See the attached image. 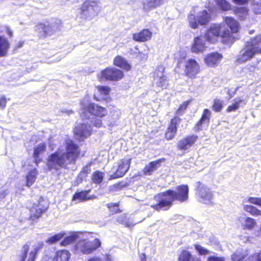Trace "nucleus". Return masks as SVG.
Wrapping results in <instances>:
<instances>
[{"label":"nucleus","mask_w":261,"mask_h":261,"mask_svg":"<svg viewBox=\"0 0 261 261\" xmlns=\"http://www.w3.org/2000/svg\"><path fill=\"white\" fill-rule=\"evenodd\" d=\"M117 222L120 224L124 225L125 227H130L134 226L138 222L133 223L129 220H126V217L124 215L119 216L117 220Z\"/></svg>","instance_id":"43"},{"label":"nucleus","mask_w":261,"mask_h":261,"mask_svg":"<svg viewBox=\"0 0 261 261\" xmlns=\"http://www.w3.org/2000/svg\"><path fill=\"white\" fill-rule=\"evenodd\" d=\"M108 207L114 213H119L120 210L118 208V204L117 203H110L108 204Z\"/></svg>","instance_id":"54"},{"label":"nucleus","mask_w":261,"mask_h":261,"mask_svg":"<svg viewBox=\"0 0 261 261\" xmlns=\"http://www.w3.org/2000/svg\"><path fill=\"white\" fill-rule=\"evenodd\" d=\"M189 189L188 185H181L176 187L173 190V194L176 201L182 203L187 201L189 198Z\"/></svg>","instance_id":"12"},{"label":"nucleus","mask_w":261,"mask_h":261,"mask_svg":"<svg viewBox=\"0 0 261 261\" xmlns=\"http://www.w3.org/2000/svg\"><path fill=\"white\" fill-rule=\"evenodd\" d=\"M252 256L257 261H261V250L259 252L254 253Z\"/></svg>","instance_id":"59"},{"label":"nucleus","mask_w":261,"mask_h":261,"mask_svg":"<svg viewBox=\"0 0 261 261\" xmlns=\"http://www.w3.org/2000/svg\"><path fill=\"white\" fill-rule=\"evenodd\" d=\"M79 238V232H73L69 236L66 237L64 240L61 242V245L66 246L69 244L74 242Z\"/></svg>","instance_id":"35"},{"label":"nucleus","mask_w":261,"mask_h":261,"mask_svg":"<svg viewBox=\"0 0 261 261\" xmlns=\"http://www.w3.org/2000/svg\"><path fill=\"white\" fill-rule=\"evenodd\" d=\"M234 11L241 20L245 19L248 16V10L246 7L236 8Z\"/></svg>","instance_id":"39"},{"label":"nucleus","mask_w":261,"mask_h":261,"mask_svg":"<svg viewBox=\"0 0 261 261\" xmlns=\"http://www.w3.org/2000/svg\"><path fill=\"white\" fill-rule=\"evenodd\" d=\"M123 187V185H122L121 182H118L116 184L111 185L110 186L109 189L110 191H116L120 190Z\"/></svg>","instance_id":"55"},{"label":"nucleus","mask_w":261,"mask_h":261,"mask_svg":"<svg viewBox=\"0 0 261 261\" xmlns=\"http://www.w3.org/2000/svg\"><path fill=\"white\" fill-rule=\"evenodd\" d=\"M46 149V145L44 143H41L34 148V158L36 161L38 160L39 155L44 152Z\"/></svg>","instance_id":"34"},{"label":"nucleus","mask_w":261,"mask_h":261,"mask_svg":"<svg viewBox=\"0 0 261 261\" xmlns=\"http://www.w3.org/2000/svg\"><path fill=\"white\" fill-rule=\"evenodd\" d=\"M223 107V101L220 99H215L213 106V109L217 111H220Z\"/></svg>","instance_id":"49"},{"label":"nucleus","mask_w":261,"mask_h":261,"mask_svg":"<svg viewBox=\"0 0 261 261\" xmlns=\"http://www.w3.org/2000/svg\"><path fill=\"white\" fill-rule=\"evenodd\" d=\"M130 53L132 55L137 56L139 53L138 47L136 46L135 47V49H131L130 50Z\"/></svg>","instance_id":"61"},{"label":"nucleus","mask_w":261,"mask_h":261,"mask_svg":"<svg viewBox=\"0 0 261 261\" xmlns=\"http://www.w3.org/2000/svg\"><path fill=\"white\" fill-rule=\"evenodd\" d=\"M90 192V190H85L81 192H76L74 194L72 201H82L87 199V195Z\"/></svg>","instance_id":"36"},{"label":"nucleus","mask_w":261,"mask_h":261,"mask_svg":"<svg viewBox=\"0 0 261 261\" xmlns=\"http://www.w3.org/2000/svg\"><path fill=\"white\" fill-rule=\"evenodd\" d=\"M233 1L237 4L243 5L246 4L248 0H233Z\"/></svg>","instance_id":"60"},{"label":"nucleus","mask_w":261,"mask_h":261,"mask_svg":"<svg viewBox=\"0 0 261 261\" xmlns=\"http://www.w3.org/2000/svg\"><path fill=\"white\" fill-rule=\"evenodd\" d=\"M80 103V114L83 119L89 118L90 115L101 118L105 116L108 113V111L106 108L90 102L88 97H84L81 101Z\"/></svg>","instance_id":"2"},{"label":"nucleus","mask_w":261,"mask_h":261,"mask_svg":"<svg viewBox=\"0 0 261 261\" xmlns=\"http://www.w3.org/2000/svg\"><path fill=\"white\" fill-rule=\"evenodd\" d=\"M200 71L199 64L195 60L191 59L187 61L185 72L187 76L190 78H195Z\"/></svg>","instance_id":"13"},{"label":"nucleus","mask_w":261,"mask_h":261,"mask_svg":"<svg viewBox=\"0 0 261 261\" xmlns=\"http://www.w3.org/2000/svg\"><path fill=\"white\" fill-rule=\"evenodd\" d=\"M248 201L252 204L261 206V198L250 197L248 198Z\"/></svg>","instance_id":"52"},{"label":"nucleus","mask_w":261,"mask_h":261,"mask_svg":"<svg viewBox=\"0 0 261 261\" xmlns=\"http://www.w3.org/2000/svg\"><path fill=\"white\" fill-rule=\"evenodd\" d=\"M161 160L150 162L144 167L143 169L144 173L148 175L152 174L161 166Z\"/></svg>","instance_id":"25"},{"label":"nucleus","mask_w":261,"mask_h":261,"mask_svg":"<svg viewBox=\"0 0 261 261\" xmlns=\"http://www.w3.org/2000/svg\"><path fill=\"white\" fill-rule=\"evenodd\" d=\"M30 249V244L26 243L22 247L20 253L18 255L19 261H25Z\"/></svg>","instance_id":"40"},{"label":"nucleus","mask_w":261,"mask_h":261,"mask_svg":"<svg viewBox=\"0 0 261 261\" xmlns=\"http://www.w3.org/2000/svg\"><path fill=\"white\" fill-rule=\"evenodd\" d=\"M101 76L108 80L118 81L124 76L123 72L116 68H106L101 72Z\"/></svg>","instance_id":"14"},{"label":"nucleus","mask_w":261,"mask_h":261,"mask_svg":"<svg viewBox=\"0 0 261 261\" xmlns=\"http://www.w3.org/2000/svg\"><path fill=\"white\" fill-rule=\"evenodd\" d=\"M43 200H41L38 204H34L33 207L30 209V218L32 220L37 219L41 217L42 214L45 212L47 209V206L44 205Z\"/></svg>","instance_id":"17"},{"label":"nucleus","mask_w":261,"mask_h":261,"mask_svg":"<svg viewBox=\"0 0 261 261\" xmlns=\"http://www.w3.org/2000/svg\"><path fill=\"white\" fill-rule=\"evenodd\" d=\"M88 261H102L100 258L94 257L88 260Z\"/></svg>","instance_id":"63"},{"label":"nucleus","mask_w":261,"mask_h":261,"mask_svg":"<svg viewBox=\"0 0 261 261\" xmlns=\"http://www.w3.org/2000/svg\"><path fill=\"white\" fill-rule=\"evenodd\" d=\"M80 154L79 146L72 140H66L57 151L48 156L47 169L50 171L56 172L62 168H66L68 165L74 164Z\"/></svg>","instance_id":"1"},{"label":"nucleus","mask_w":261,"mask_h":261,"mask_svg":"<svg viewBox=\"0 0 261 261\" xmlns=\"http://www.w3.org/2000/svg\"><path fill=\"white\" fill-rule=\"evenodd\" d=\"M181 119L178 117H174L172 119L170 125L165 134V137L168 140L172 139L177 131V125L180 122Z\"/></svg>","instance_id":"18"},{"label":"nucleus","mask_w":261,"mask_h":261,"mask_svg":"<svg viewBox=\"0 0 261 261\" xmlns=\"http://www.w3.org/2000/svg\"><path fill=\"white\" fill-rule=\"evenodd\" d=\"M205 36L206 40L211 43H214L216 41V37H218L228 38L227 41L229 42H232L234 40V37L230 32L225 29V25L223 23L212 24Z\"/></svg>","instance_id":"4"},{"label":"nucleus","mask_w":261,"mask_h":261,"mask_svg":"<svg viewBox=\"0 0 261 261\" xmlns=\"http://www.w3.org/2000/svg\"><path fill=\"white\" fill-rule=\"evenodd\" d=\"M62 27L60 20H57L53 22L41 23L36 25V31L41 37L50 36L56 32L60 30Z\"/></svg>","instance_id":"6"},{"label":"nucleus","mask_w":261,"mask_h":261,"mask_svg":"<svg viewBox=\"0 0 261 261\" xmlns=\"http://www.w3.org/2000/svg\"><path fill=\"white\" fill-rule=\"evenodd\" d=\"M10 44L8 40L2 36H0V57L7 56Z\"/></svg>","instance_id":"28"},{"label":"nucleus","mask_w":261,"mask_h":261,"mask_svg":"<svg viewBox=\"0 0 261 261\" xmlns=\"http://www.w3.org/2000/svg\"><path fill=\"white\" fill-rule=\"evenodd\" d=\"M224 20L225 23L231 31V32H230L231 34L238 32L239 25L238 22L234 19L231 17H226Z\"/></svg>","instance_id":"27"},{"label":"nucleus","mask_w":261,"mask_h":261,"mask_svg":"<svg viewBox=\"0 0 261 261\" xmlns=\"http://www.w3.org/2000/svg\"><path fill=\"white\" fill-rule=\"evenodd\" d=\"M152 37V32L148 29H144L139 33H134L133 35V38L134 40L138 42H145L151 39Z\"/></svg>","instance_id":"22"},{"label":"nucleus","mask_w":261,"mask_h":261,"mask_svg":"<svg viewBox=\"0 0 261 261\" xmlns=\"http://www.w3.org/2000/svg\"><path fill=\"white\" fill-rule=\"evenodd\" d=\"M190 27L193 29H196L198 27V18L193 14H190L188 17Z\"/></svg>","instance_id":"46"},{"label":"nucleus","mask_w":261,"mask_h":261,"mask_svg":"<svg viewBox=\"0 0 261 261\" xmlns=\"http://www.w3.org/2000/svg\"><path fill=\"white\" fill-rule=\"evenodd\" d=\"M82 9L83 15L89 19L96 15L100 10L99 3L94 0L86 1L84 3Z\"/></svg>","instance_id":"9"},{"label":"nucleus","mask_w":261,"mask_h":261,"mask_svg":"<svg viewBox=\"0 0 261 261\" xmlns=\"http://www.w3.org/2000/svg\"><path fill=\"white\" fill-rule=\"evenodd\" d=\"M114 63L116 66L120 67L126 71L130 69V65L121 56L116 57L114 59Z\"/></svg>","instance_id":"30"},{"label":"nucleus","mask_w":261,"mask_h":261,"mask_svg":"<svg viewBox=\"0 0 261 261\" xmlns=\"http://www.w3.org/2000/svg\"><path fill=\"white\" fill-rule=\"evenodd\" d=\"M39 249V246H33V249H32L29 253V257L27 261H35Z\"/></svg>","instance_id":"44"},{"label":"nucleus","mask_w":261,"mask_h":261,"mask_svg":"<svg viewBox=\"0 0 261 261\" xmlns=\"http://www.w3.org/2000/svg\"><path fill=\"white\" fill-rule=\"evenodd\" d=\"M238 220L241 223L242 227L249 230L252 229L256 224L253 218L247 217L245 215L239 217Z\"/></svg>","instance_id":"24"},{"label":"nucleus","mask_w":261,"mask_h":261,"mask_svg":"<svg viewBox=\"0 0 261 261\" xmlns=\"http://www.w3.org/2000/svg\"><path fill=\"white\" fill-rule=\"evenodd\" d=\"M261 42V34L247 41L237 56L236 61L239 63H243L251 60L256 54L260 53L259 48L257 46Z\"/></svg>","instance_id":"3"},{"label":"nucleus","mask_w":261,"mask_h":261,"mask_svg":"<svg viewBox=\"0 0 261 261\" xmlns=\"http://www.w3.org/2000/svg\"><path fill=\"white\" fill-rule=\"evenodd\" d=\"M63 236V234L58 233L49 238L46 242L50 244H53L61 240Z\"/></svg>","instance_id":"48"},{"label":"nucleus","mask_w":261,"mask_h":261,"mask_svg":"<svg viewBox=\"0 0 261 261\" xmlns=\"http://www.w3.org/2000/svg\"><path fill=\"white\" fill-rule=\"evenodd\" d=\"M165 67L163 65H159L153 73V83L156 87L162 89L167 88L168 85L167 77L164 75Z\"/></svg>","instance_id":"10"},{"label":"nucleus","mask_w":261,"mask_h":261,"mask_svg":"<svg viewBox=\"0 0 261 261\" xmlns=\"http://www.w3.org/2000/svg\"><path fill=\"white\" fill-rule=\"evenodd\" d=\"M207 261H224V258L220 257L210 256L208 257Z\"/></svg>","instance_id":"58"},{"label":"nucleus","mask_w":261,"mask_h":261,"mask_svg":"<svg viewBox=\"0 0 261 261\" xmlns=\"http://www.w3.org/2000/svg\"><path fill=\"white\" fill-rule=\"evenodd\" d=\"M243 210L246 212L249 213L252 216H261V211L254 206L245 204L243 206Z\"/></svg>","instance_id":"38"},{"label":"nucleus","mask_w":261,"mask_h":261,"mask_svg":"<svg viewBox=\"0 0 261 261\" xmlns=\"http://www.w3.org/2000/svg\"><path fill=\"white\" fill-rule=\"evenodd\" d=\"M172 193L173 190H168L158 194L154 196L157 203L151 205V206L158 211L169 210L173 202L176 201Z\"/></svg>","instance_id":"5"},{"label":"nucleus","mask_w":261,"mask_h":261,"mask_svg":"<svg viewBox=\"0 0 261 261\" xmlns=\"http://www.w3.org/2000/svg\"><path fill=\"white\" fill-rule=\"evenodd\" d=\"M206 40L205 36H200L195 38L191 46V51L197 54L203 53L207 47L205 44Z\"/></svg>","instance_id":"15"},{"label":"nucleus","mask_w":261,"mask_h":261,"mask_svg":"<svg viewBox=\"0 0 261 261\" xmlns=\"http://www.w3.org/2000/svg\"><path fill=\"white\" fill-rule=\"evenodd\" d=\"M7 103V100L6 97L4 96H1L0 97V108L1 109H4L6 106Z\"/></svg>","instance_id":"57"},{"label":"nucleus","mask_w":261,"mask_h":261,"mask_svg":"<svg viewBox=\"0 0 261 261\" xmlns=\"http://www.w3.org/2000/svg\"><path fill=\"white\" fill-rule=\"evenodd\" d=\"M222 55L215 52L208 54L204 59L205 63L210 67L217 66L221 62Z\"/></svg>","instance_id":"20"},{"label":"nucleus","mask_w":261,"mask_h":261,"mask_svg":"<svg viewBox=\"0 0 261 261\" xmlns=\"http://www.w3.org/2000/svg\"><path fill=\"white\" fill-rule=\"evenodd\" d=\"M131 163L130 158H124L119 161L116 172L110 176V179H115L123 176L128 170Z\"/></svg>","instance_id":"11"},{"label":"nucleus","mask_w":261,"mask_h":261,"mask_svg":"<svg viewBox=\"0 0 261 261\" xmlns=\"http://www.w3.org/2000/svg\"><path fill=\"white\" fill-rule=\"evenodd\" d=\"M188 105L189 101H185L180 105L179 108L177 109L176 112V115H177L176 117H178V116L184 114Z\"/></svg>","instance_id":"47"},{"label":"nucleus","mask_w":261,"mask_h":261,"mask_svg":"<svg viewBox=\"0 0 261 261\" xmlns=\"http://www.w3.org/2000/svg\"><path fill=\"white\" fill-rule=\"evenodd\" d=\"M106 261H113V258L112 255L110 254H106L105 255Z\"/></svg>","instance_id":"62"},{"label":"nucleus","mask_w":261,"mask_h":261,"mask_svg":"<svg viewBox=\"0 0 261 261\" xmlns=\"http://www.w3.org/2000/svg\"><path fill=\"white\" fill-rule=\"evenodd\" d=\"M100 246V241L96 238L93 241H80L77 244L76 248L84 254H90Z\"/></svg>","instance_id":"8"},{"label":"nucleus","mask_w":261,"mask_h":261,"mask_svg":"<svg viewBox=\"0 0 261 261\" xmlns=\"http://www.w3.org/2000/svg\"><path fill=\"white\" fill-rule=\"evenodd\" d=\"M97 89L101 94L104 95H107L110 91V88L107 86H98Z\"/></svg>","instance_id":"53"},{"label":"nucleus","mask_w":261,"mask_h":261,"mask_svg":"<svg viewBox=\"0 0 261 261\" xmlns=\"http://www.w3.org/2000/svg\"><path fill=\"white\" fill-rule=\"evenodd\" d=\"M91 164L92 163H90L88 164H87L83 168L82 170L79 173L76 181L77 185L81 183L82 182V180L87 177L88 174L90 173L91 171L90 167L91 166Z\"/></svg>","instance_id":"31"},{"label":"nucleus","mask_w":261,"mask_h":261,"mask_svg":"<svg viewBox=\"0 0 261 261\" xmlns=\"http://www.w3.org/2000/svg\"><path fill=\"white\" fill-rule=\"evenodd\" d=\"M196 197L197 200L202 203L213 204V193L211 190L200 182H197L196 189Z\"/></svg>","instance_id":"7"},{"label":"nucleus","mask_w":261,"mask_h":261,"mask_svg":"<svg viewBox=\"0 0 261 261\" xmlns=\"http://www.w3.org/2000/svg\"><path fill=\"white\" fill-rule=\"evenodd\" d=\"M178 260L179 261H196L195 258L193 257L191 253L187 251H183L181 252Z\"/></svg>","instance_id":"42"},{"label":"nucleus","mask_w":261,"mask_h":261,"mask_svg":"<svg viewBox=\"0 0 261 261\" xmlns=\"http://www.w3.org/2000/svg\"><path fill=\"white\" fill-rule=\"evenodd\" d=\"M90 121L94 126L97 127H100L102 126V121L100 118L93 117L91 118Z\"/></svg>","instance_id":"51"},{"label":"nucleus","mask_w":261,"mask_h":261,"mask_svg":"<svg viewBox=\"0 0 261 261\" xmlns=\"http://www.w3.org/2000/svg\"><path fill=\"white\" fill-rule=\"evenodd\" d=\"M164 0H142V9L144 12H148L159 7Z\"/></svg>","instance_id":"21"},{"label":"nucleus","mask_w":261,"mask_h":261,"mask_svg":"<svg viewBox=\"0 0 261 261\" xmlns=\"http://www.w3.org/2000/svg\"><path fill=\"white\" fill-rule=\"evenodd\" d=\"M70 257V253L68 251L62 250L56 252L52 261H68Z\"/></svg>","instance_id":"26"},{"label":"nucleus","mask_w":261,"mask_h":261,"mask_svg":"<svg viewBox=\"0 0 261 261\" xmlns=\"http://www.w3.org/2000/svg\"><path fill=\"white\" fill-rule=\"evenodd\" d=\"M197 18L198 23L201 25H204L210 21V16L206 10H203L198 13Z\"/></svg>","instance_id":"33"},{"label":"nucleus","mask_w":261,"mask_h":261,"mask_svg":"<svg viewBox=\"0 0 261 261\" xmlns=\"http://www.w3.org/2000/svg\"><path fill=\"white\" fill-rule=\"evenodd\" d=\"M211 115V112L208 109H205L203 110L201 119L198 121L195 126V130L198 131L201 129L202 124L208 125L210 122Z\"/></svg>","instance_id":"23"},{"label":"nucleus","mask_w":261,"mask_h":261,"mask_svg":"<svg viewBox=\"0 0 261 261\" xmlns=\"http://www.w3.org/2000/svg\"><path fill=\"white\" fill-rule=\"evenodd\" d=\"M233 101L234 102L232 103V105L229 106L227 108L226 111L227 112L236 111L239 108L242 103L244 105L246 104L245 100L240 98H236L233 100Z\"/></svg>","instance_id":"32"},{"label":"nucleus","mask_w":261,"mask_h":261,"mask_svg":"<svg viewBox=\"0 0 261 261\" xmlns=\"http://www.w3.org/2000/svg\"><path fill=\"white\" fill-rule=\"evenodd\" d=\"M219 7L224 11L230 9L231 6L226 0H215Z\"/></svg>","instance_id":"45"},{"label":"nucleus","mask_w":261,"mask_h":261,"mask_svg":"<svg viewBox=\"0 0 261 261\" xmlns=\"http://www.w3.org/2000/svg\"><path fill=\"white\" fill-rule=\"evenodd\" d=\"M197 136L191 135L180 140L177 143V147L180 150H187L196 142Z\"/></svg>","instance_id":"19"},{"label":"nucleus","mask_w":261,"mask_h":261,"mask_svg":"<svg viewBox=\"0 0 261 261\" xmlns=\"http://www.w3.org/2000/svg\"><path fill=\"white\" fill-rule=\"evenodd\" d=\"M244 261H257L256 259H254V257H253L252 255L250 256L246 260Z\"/></svg>","instance_id":"64"},{"label":"nucleus","mask_w":261,"mask_h":261,"mask_svg":"<svg viewBox=\"0 0 261 261\" xmlns=\"http://www.w3.org/2000/svg\"><path fill=\"white\" fill-rule=\"evenodd\" d=\"M91 126L88 123H83L75 127L74 133L79 140H83L89 136L91 134Z\"/></svg>","instance_id":"16"},{"label":"nucleus","mask_w":261,"mask_h":261,"mask_svg":"<svg viewBox=\"0 0 261 261\" xmlns=\"http://www.w3.org/2000/svg\"><path fill=\"white\" fill-rule=\"evenodd\" d=\"M104 175V173L96 171L92 174V180L95 184H99L102 181Z\"/></svg>","instance_id":"41"},{"label":"nucleus","mask_w":261,"mask_h":261,"mask_svg":"<svg viewBox=\"0 0 261 261\" xmlns=\"http://www.w3.org/2000/svg\"><path fill=\"white\" fill-rule=\"evenodd\" d=\"M248 255L246 250L242 248H238L231 255V259L233 261H240Z\"/></svg>","instance_id":"29"},{"label":"nucleus","mask_w":261,"mask_h":261,"mask_svg":"<svg viewBox=\"0 0 261 261\" xmlns=\"http://www.w3.org/2000/svg\"><path fill=\"white\" fill-rule=\"evenodd\" d=\"M195 249L198 252L200 255H206L209 253L210 251L206 248L202 247L198 244L194 245Z\"/></svg>","instance_id":"50"},{"label":"nucleus","mask_w":261,"mask_h":261,"mask_svg":"<svg viewBox=\"0 0 261 261\" xmlns=\"http://www.w3.org/2000/svg\"><path fill=\"white\" fill-rule=\"evenodd\" d=\"M38 175L37 171L36 169L30 171L27 176V185L28 187L32 186L36 180Z\"/></svg>","instance_id":"37"},{"label":"nucleus","mask_w":261,"mask_h":261,"mask_svg":"<svg viewBox=\"0 0 261 261\" xmlns=\"http://www.w3.org/2000/svg\"><path fill=\"white\" fill-rule=\"evenodd\" d=\"M253 10L256 14H259L261 13V4L258 3H254L253 5Z\"/></svg>","instance_id":"56"}]
</instances>
